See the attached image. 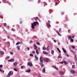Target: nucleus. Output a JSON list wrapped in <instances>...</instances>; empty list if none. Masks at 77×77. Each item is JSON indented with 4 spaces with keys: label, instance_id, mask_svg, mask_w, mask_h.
I'll list each match as a JSON object with an SVG mask.
<instances>
[{
    "label": "nucleus",
    "instance_id": "nucleus-1",
    "mask_svg": "<svg viewBox=\"0 0 77 77\" xmlns=\"http://www.w3.org/2000/svg\"><path fill=\"white\" fill-rule=\"evenodd\" d=\"M31 27L32 29H35V26H36L37 25L39 24V23L37 21H35L33 23H31Z\"/></svg>",
    "mask_w": 77,
    "mask_h": 77
},
{
    "label": "nucleus",
    "instance_id": "nucleus-2",
    "mask_svg": "<svg viewBox=\"0 0 77 77\" xmlns=\"http://www.w3.org/2000/svg\"><path fill=\"white\" fill-rule=\"evenodd\" d=\"M13 74V72L12 71H10L8 75H7V77H9L10 75H12Z\"/></svg>",
    "mask_w": 77,
    "mask_h": 77
},
{
    "label": "nucleus",
    "instance_id": "nucleus-3",
    "mask_svg": "<svg viewBox=\"0 0 77 77\" xmlns=\"http://www.w3.org/2000/svg\"><path fill=\"white\" fill-rule=\"evenodd\" d=\"M40 62L41 63H43L44 62V61H43V58L42 57H40Z\"/></svg>",
    "mask_w": 77,
    "mask_h": 77
},
{
    "label": "nucleus",
    "instance_id": "nucleus-4",
    "mask_svg": "<svg viewBox=\"0 0 77 77\" xmlns=\"http://www.w3.org/2000/svg\"><path fill=\"white\" fill-rule=\"evenodd\" d=\"M44 60L46 62H48L49 61V59L48 58H45L44 59Z\"/></svg>",
    "mask_w": 77,
    "mask_h": 77
},
{
    "label": "nucleus",
    "instance_id": "nucleus-5",
    "mask_svg": "<svg viewBox=\"0 0 77 77\" xmlns=\"http://www.w3.org/2000/svg\"><path fill=\"white\" fill-rule=\"evenodd\" d=\"M70 72L72 74H75V71L74 70H70Z\"/></svg>",
    "mask_w": 77,
    "mask_h": 77
},
{
    "label": "nucleus",
    "instance_id": "nucleus-6",
    "mask_svg": "<svg viewBox=\"0 0 77 77\" xmlns=\"http://www.w3.org/2000/svg\"><path fill=\"white\" fill-rule=\"evenodd\" d=\"M28 64L30 66H32V63H31V62L29 63V62L28 63Z\"/></svg>",
    "mask_w": 77,
    "mask_h": 77
},
{
    "label": "nucleus",
    "instance_id": "nucleus-7",
    "mask_svg": "<svg viewBox=\"0 0 77 77\" xmlns=\"http://www.w3.org/2000/svg\"><path fill=\"white\" fill-rule=\"evenodd\" d=\"M34 46L35 47V50H37V48H38V47L36 46V45L34 44Z\"/></svg>",
    "mask_w": 77,
    "mask_h": 77
},
{
    "label": "nucleus",
    "instance_id": "nucleus-8",
    "mask_svg": "<svg viewBox=\"0 0 77 77\" xmlns=\"http://www.w3.org/2000/svg\"><path fill=\"white\" fill-rule=\"evenodd\" d=\"M62 50H63V51L64 52V53H66V50H65V49H64L63 48H62Z\"/></svg>",
    "mask_w": 77,
    "mask_h": 77
},
{
    "label": "nucleus",
    "instance_id": "nucleus-9",
    "mask_svg": "<svg viewBox=\"0 0 77 77\" xmlns=\"http://www.w3.org/2000/svg\"><path fill=\"white\" fill-rule=\"evenodd\" d=\"M52 67L54 68V69H57V70H58V68L56 67V66H52Z\"/></svg>",
    "mask_w": 77,
    "mask_h": 77
},
{
    "label": "nucleus",
    "instance_id": "nucleus-10",
    "mask_svg": "<svg viewBox=\"0 0 77 77\" xmlns=\"http://www.w3.org/2000/svg\"><path fill=\"white\" fill-rule=\"evenodd\" d=\"M35 19V21H38V20H39V18H38V17H35L34 18Z\"/></svg>",
    "mask_w": 77,
    "mask_h": 77
},
{
    "label": "nucleus",
    "instance_id": "nucleus-11",
    "mask_svg": "<svg viewBox=\"0 0 77 77\" xmlns=\"http://www.w3.org/2000/svg\"><path fill=\"white\" fill-rule=\"evenodd\" d=\"M46 24H47V27H50L51 25L49 23H46Z\"/></svg>",
    "mask_w": 77,
    "mask_h": 77
},
{
    "label": "nucleus",
    "instance_id": "nucleus-12",
    "mask_svg": "<svg viewBox=\"0 0 77 77\" xmlns=\"http://www.w3.org/2000/svg\"><path fill=\"white\" fill-rule=\"evenodd\" d=\"M13 61H14V59H11L10 60H8V62H13Z\"/></svg>",
    "mask_w": 77,
    "mask_h": 77
},
{
    "label": "nucleus",
    "instance_id": "nucleus-13",
    "mask_svg": "<svg viewBox=\"0 0 77 77\" xmlns=\"http://www.w3.org/2000/svg\"><path fill=\"white\" fill-rule=\"evenodd\" d=\"M68 39H69V40H70V39H72V37H71L70 35H69V37L68 38Z\"/></svg>",
    "mask_w": 77,
    "mask_h": 77
},
{
    "label": "nucleus",
    "instance_id": "nucleus-14",
    "mask_svg": "<svg viewBox=\"0 0 77 77\" xmlns=\"http://www.w3.org/2000/svg\"><path fill=\"white\" fill-rule=\"evenodd\" d=\"M35 59H36L37 60H38V57H37V56H36V55H35Z\"/></svg>",
    "mask_w": 77,
    "mask_h": 77
},
{
    "label": "nucleus",
    "instance_id": "nucleus-15",
    "mask_svg": "<svg viewBox=\"0 0 77 77\" xmlns=\"http://www.w3.org/2000/svg\"><path fill=\"white\" fill-rule=\"evenodd\" d=\"M46 50L48 51H49V50H50V48H49V46H48L47 47V48H46Z\"/></svg>",
    "mask_w": 77,
    "mask_h": 77
},
{
    "label": "nucleus",
    "instance_id": "nucleus-16",
    "mask_svg": "<svg viewBox=\"0 0 77 77\" xmlns=\"http://www.w3.org/2000/svg\"><path fill=\"white\" fill-rule=\"evenodd\" d=\"M17 63H17V62H15L14 63L13 65H15V66H16V65H17Z\"/></svg>",
    "mask_w": 77,
    "mask_h": 77
},
{
    "label": "nucleus",
    "instance_id": "nucleus-17",
    "mask_svg": "<svg viewBox=\"0 0 77 77\" xmlns=\"http://www.w3.org/2000/svg\"><path fill=\"white\" fill-rule=\"evenodd\" d=\"M63 63L64 65H67V62L65 61H63Z\"/></svg>",
    "mask_w": 77,
    "mask_h": 77
},
{
    "label": "nucleus",
    "instance_id": "nucleus-18",
    "mask_svg": "<svg viewBox=\"0 0 77 77\" xmlns=\"http://www.w3.org/2000/svg\"><path fill=\"white\" fill-rule=\"evenodd\" d=\"M60 75H63V72H60Z\"/></svg>",
    "mask_w": 77,
    "mask_h": 77
},
{
    "label": "nucleus",
    "instance_id": "nucleus-19",
    "mask_svg": "<svg viewBox=\"0 0 77 77\" xmlns=\"http://www.w3.org/2000/svg\"><path fill=\"white\" fill-rule=\"evenodd\" d=\"M17 50H18V51H19V50H20V46H17Z\"/></svg>",
    "mask_w": 77,
    "mask_h": 77
},
{
    "label": "nucleus",
    "instance_id": "nucleus-20",
    "mask_svg": "<svg viewBox=\"0 0 77 77\" xmlns=\"http://www.w3.org/2000/svg\"><path fill=\"white\" fill-rule=\"evenodd\" d=\"M0 52L1 54H4V52H3V51H1Z\"/></svg>",
    "mask_w": 77,
    "mask_h": 77
},
{
    "label": "nucleus",
    "instance_id": "nucleus-21",
    "mask_svg": "<svg viewBox=\"0 0 77 77\" xmlns=\"http://www.w3.org/2000/svg\"><path fill=\"white\" fill-rule=\"evenodd\" d=\"M42 72H45V68H44L43 70H42Z\"/></svg>",
    "mask_w": 77,
    "mask_h": 77
},
{
    "label": "nucleus",
    "instance_id": "nucleus-22",
    "mask_svg": "<svg viewBox=\"0 0 77 77\" xmlns=\"http://www.w3.org/2000/svg\"><path fill=\"white\" fill-rule=\"evenodd\" d=\"M57 34H58V35H60V36H61V35H60L59 34V31L58 30L57 31Z\"/></svg>",
    "mask_w": 77,
    "mask_h": 77
},
{
    "label": "nucleus",
    "instance_id": "nucleus-23",
    "mask_svg": "<svg viewBox=\"0 0 77 77\" xmlns=\"http://www.w3.org/2000/svg\"><path fill=\"white\" fill-rule=\"evenodd\" d=\"M36 54H39V51H38V50H36Z\"/></svg>",
    "mask_w": 77,
    "mask_h": 77
},
{
    "label": "nucleus",
    "instance_id": "nucleus-24",
    "mask_svg": "<svg viewBox=\"0 0 77 77\" xmlns=\"http://www.w3.org/2000/svg\"><path fill=\"white\" fill-rule=\"evenodd\" d=\"M46 49V48L45 47H43L42 49L43 50H45Z\"/></svg>",
    "mask_w": 77,
    "mask_h": 77
},
{
    "label": "nucleus",
    "instance_id": "nucleus-25",
    "mask_svg": "<svg viewBox=\"0 0 77 77\" xmlns=\"http://www.w3.org/2000/svg\"><path fill=\"white\" fill-rule=\"evenodd\" d=\"M57 50L60 53H61V51L59 50V48H57Z\"/></svg>",
    "mask_w": 77,
    "mask_h": 77
},
{
    "label": "nucleus",
    "instance_id": "nucleus-26",
    "mask_svg": "<svg viewBox=\"0 0 77 77\" xmlns=\"http://www.w3.org/2000/svg\"><path fill=\"white\" fill-rule=\"evenodd\" d=\"M54 51H52L51 52V54H54Z\"/></svg>",
    "mask_w": 77,
    "mask_h": 77
},
{
    "label": "nucleus",
    "instance_id": "nucleus-27",
    "mask_svg": "<svg viewBox=\"0 0 77 77\" xmlns=\"http://www.w3.org/2000/svg\"><path fill=\"white\" fill-rule=\"evenodd\" d=\"M26 72H30V70L29 69L28 70H26Z\"/></svg>",
    "mask_w": 77,
    "mask_h": 77
},
{
    "label": "nucleus",
    "instance_id": "nucleus-28",
    "mask_svg": "<svg viewBox=\"0 0 77 77\" xmlns=\"http://www.w3.org/2000/svg\"><path fill=\"white\" fill-rule=\"evenodd\" d=\"M21 44V42H17V43H16V45H19V44Z\"/></svg>",
    "mask_w": 77,
    "mask_h": 77
},
{
    "label": "nucleus",
    "instance_id": "nucleus-29",
    "mask_svg": "<svg viewBox=\"0 0 77 77\" xmlns=\"http://www.w3.org/2000/svg\"><path fill=\"white\" fill-rule=\"evenodd\" d=\"M43 53L44 54H48V53L45 52H44V51H43Z\"/></svg>",
    "mask_w": 77,
    "mask_h": 77
},
{
    "label": "nucleus",
    "instance_id": "nucleus-30",
    "mask_svg": "<svg viewBox=\"0 0 77 77\" xmlns=\"http://www.w3.org/2000/svg\"><path fill=\"white\" fill-rule=\"evenodd\" d=\"M70 41H72V42H74V39H72V38H71L70 39Z\"/></svg>",
    "mask_w": 77,
    "mask_h": 77
},
{
    "label": "nucleus",
    "instance_id": "nucleus-31",
    "mask_svg": "<svg viewBox=\"0 0 77 77\" xmlns=\"http://www.w3.org/2000/svg\"><path fill=\"white\" fill-rule=\"evenodd\" d=\"M60 64H63V61L60 62Z\"/></svg>",
    "mask_w": 77,
    "mask_h": 77
},
{
    "label": "nucleus",
    "instance_id": "nucleus-32",
    "mask_svg": "<svg viewBox=\"0 0 77 77\" xmlns=\"http://www.w3.org/2000/svg\"><path fill=\"white\" fill-rule=\"evenodd\" d=\"M13 69L14 71H17V69L16 68H14Z\"/></svg>",
    "mask_w": 77,
    "mask_h": 77
},
{
    "label": "nucleus",
    "instance_id": "nucleus-33",
    "mask_svg": "<svg viewBox=\"0 0 77 77\" xmlns=\"http://www.w3.org/2000/svg\"><path fill=\"white\" fill-rule=\"evenodd\" d=\"M40 65L41 66H44V64H43L42 63H40Z\"/></svg>",
    "mask_w": 77,
    "mask_h": 77
},
{
    "label": "nucleus",
    "instance_id": "nucleus-34",
    "mask_svg": "<svg viewBox=\"0 0 77 77\" xmlns=\"http://www.w3.org/2000/svg\"><path fill=\"white\" fill-rule=\"evenodd\" d=\"M36 44H37V45H39V44H40V43H39V42H37L36 43Z\"/></svg>",
    "mask_w": 77,
    "mask_h": 77
},
{
    "label": "nucleus",
    "instance_id": "nucleus-35",
    "mask_svg": "<svg viewBox=\"0 0 77 77\" xmlns=\"http://www.w3.org/2000/svg\"><path fill=\"white\" fill-rule=\"evenodd\" d=\"M2 67H3V65H0V68H2Z\"/></svg>",
    "mask_w": 77,
    "mask_h": 77
},
{
    "label": "nucleus",
    "instance_id": "nucleus-36",
    "mask_svg": "<svg viewBox=\"0 0 77 77\" xmlns=\"http://www.w3.org/2000/svg\"><path fill=\"white\" fill-rule=\"evenodd\" d=\"M72 68H75V66L74 65H73L72 66Z\"/></svg>",
    "mask_w": 77,
    "mask_h": 77
},
{
    "label": "nucleus",
    "instance_id": "nucleus-37",
    "mask_svg": "<svg viewBox=\"0 0 77 77\" xmlns=\"http://www.w3.org/2000/svg\"><path fill=\"white\" fill-rule=\"evenodd\" d=\"M72 48H75V47L74 46H72Z\"/></svg>",
    "mask_w": 77,
    "mask_h": 77
},
{
    "label": "nucleus",
    "instance_id": "nucleus-38",
    "mask_svg": "<svg viewBox=\"0 0 77 77\" xmlns=\"http://www.w3.org/2000/svg\"><path fill=\"white\" fill-rule=\"evenodd\" d=\"M10 54H12V55H13V53L12 52H10Z\"/></svg>",
    "mask_w": 77,
    "mask_h": 77
},
{
    "label": "nucleus",
    "instance_id": "nucleus-39",
    "mask_svg": "<svg viewBox=\"0 0 77 77\" xmlns=\"http://www.w3.org/2000/svg\"><path fill=\"white\" fill-rule=\"evenodd\" d=\"M32 42H33V41H30L29 42V43H30V44H31V43H32Z\"/></svg>",
    "mask_w": 77,
    "mask_h": 77
},
{
    "label": "nucleus",
    "instance_id": "nucleus-40",
    "mask_svg": "<svg viewBox=\"0 0 77 77\" xmlns=\"http://www.w3.org/2000/svg\"><path fill=\"white\" fill-rule=\"evenodd\" d=\"M27 49L29 51V50H30V48H29L28 47V48H27Z\"/></svg>",
    "mask_w": 77,
    "mask_h": 77
},
{
    "label": "nucleus",
    "instance_id": "nucleus-41",
    "mask_svg": "<svg viewBox=\"0 0 77 77\" xmlns=\"http://www.w3.org/2000/svg\"><path fill=\"white\" fill-rule=\"evenodd\" d=\"M66 55L67 57H69V55H68V54H66Z\"/></svg>",
    "mask_w": 77,
    "mask_h": 77
},
{
    "label": "nucleus",
    "instance_id": "nucleus-42",
    "mask_svg": "<svg viewBox=\"0 0 77 77\" xmlns=\"http://www.w3.org/2000/svg\"><path fill=\"white\" fill-rule=\"evenodd\" d=\"M8 38L9 39H10V38H11V37L9 36H8Z\"/></svg>",
    "mask_w": 77,
    "mask_h": 77
},
{
    "label": "nucleus",
    "instance_id": "nucleus-43",
    "mask_svg": "<svg viewBox=\"0 0 77 77\" xmlns=\"http://www.w3.org/2000/svg\"><path fill=\"white\" fill-rule=\"evenodd\" d=\"M30 56H33V55L32 54H30Z\"/></svg>",
    "mask_w": 77,
    "mask_h": 77
},
{
    "label": "nucleus",
    "instance_id": "nucleus-44",
    "mask_svg": "<svg viewBox=\"0 0 77 77\" xmlns=\"http://www.w3.org/2000/svg\"><path fill=\"white\" fill-rule=\"evenodd\" d=\"M12 29L13 31H15V29H14L13 28H12Z\"/></svg>",
    "mask_w": 77,
    "mask_h": 77
},
{
    "label": "nucleus",
    "instance_id": "nucleus-45",
    "mask_svg": "<svg viewBox=\"0 0 77 77\" xmlns=\"http://www.w3.org/2000/svg\"><path fill=\"white\" fill-rule=\"evenodd\" d=\"M7 25L6 24V23H4V26H6Z\"/></svg>",
    "mask_w": 77,
    "mask_h": 77
},
{
    "label": "nucleus",
    "instance_id": "nucleus-46",
    "mask_svg": "<svg viewBox=\"0 0 77 77\" xmlns=\"http://www.w3.org/2000/svg\"><path fill=\"white\" fill-rule=\"evenodd\" d=\"M59 32L61 31V28H60L59 30Z\"/></svg>",
    "mask_w": 77,
    "mask_h": 77
},
{
    "label": "nucleus",
    "instance_id": "nucleus-47",
    "mask_svg": "<svg viewBox=\"0 0 77 77\" xmlns=\"http://www.w3.org/2000/svg\"><path fill=\"white\" fill-rule=\"evenodd\" d=\"M32 53H33V54H35V52L34 51H33Z\"/></svg>",
    "mask_w": 77,
    "mask_h": 77
},
{
    "label": "nucleus",
    "instance_id": "nucleus-48",
    "mask_svg": "<svg viewBox=\"0 0 77 77\" xmlns=\"http://www.w3.org/2000/svg\"><path fill=\"white\" fill-rule=\"evenodd\" d=\"M8 4L9 5H11V3H8Z\"/></svg>",
    "mask_w": 77,
    "mask_h": 77
},
{
    "label": "nucleus",
    "instance_id": "nucleus-49",
    "mask_svg": "<svg viewBox=\"0 0 77 77\" xmlns=\"http://www.w3.org/2000/svg\"><path fill=\"white\" fill-rule=\"evenodd\" d=\"M58 45H60V42H58Z\"/></svg>",
    "mask_w": 77,
    "mask_h": 77
},
{
    "label": "nucleus",
    "instance_id": "nucleus-50",
    "mask_svg": "<svg viewBox=\"0 0 77 77\" xmlns=\"http://www.w3.org/2000/svg\"><path fill=\"white\" fill-rule=\"evenodd\" d=\"M21 69H23V66H21Z\"/></svg>",
    "mask_w": 77,
    "mask_h": 77
},
{
    "label": "nucleus",
    "instance_id": "nucleus-51",
    "mask_svg": "<svg viewBox=\"0 0 77 77\" xmlns=\"http://www.w3.org/2000/svg\"><path fill=\"white\" fill-rule=\"evenodd\" d=\"M54 42H55V43L56 42V40H54Z\"/></svg>",
    "mask_w": 77,
    "mask_h": 77
},
{
    "label": "nucleus",
    "instance_id": "nucleus-52",
    "mask_svg": "<svg viewBox=\"0 0 77 77\" xmlns=\"http://www.w3.org/2000/svg\"><path fill=\"white\" fill-rule=\"evenodd\" d=\"M56 4H55V5L56 6V5H57V2H56Z\"/></svg>",
    "mask_w": 77,
    "mask_h": 77
},
{
    "label": "nucleus",
    "instance_id": "nucleus-53",
    "mask_svg": "<svg viewBox=\"0 0 77 77\" xmlns=\"http://www.w3.org/2000/svg\"><path fill=\"white\" fill-rule=\"evenodd\" d=\"M2 70H1V69H0V71H1V72H2Z\"/></svg>",
    "mask_w": 77,
    "mask_h": 77
},
{
    "label": "nucleus",
    "instance_id": "nucleus-54",
    "mask_svg": "<svg viewBox=\"0 0 77 77\" xmlns=\"http://www.w3.org/2000/svg\"><path fill=\"white\" fill-rule=\"evenodd\" d=\"M9 57H7L6 58V59H9Z\"/></svg>",
    "mask_w": 77,
    "mask_h": 77
},
{
    "label": "nucleus",
    "instance_id": "nucleus-55",
    "mask_svg": "<svg viewBox=\"0 0 77 77\" xmlns=\"http://www.w3.org/2000/svg\"><path fill=\"white\" fill-rule=\"evenodd\" d=\"M20 24H21L22 23V21H20Z\"/></svg>",
    "mask_w": 77,
    "mask_h": 77
},
{
    "label": "nucleus",
    "instance_id": "nucleus-56",
    "mask_svg": "<svg viewBox=\"0 0 77 77\" xmlns=\"http://www.w3.org/2000/svg\"><path fill=\"white\" fill-rule=\"evenodd\" d=\"M72 38H74V36L73 35L72 37Z\"/></svg>",
    "mask_w": 77,
    "mask_h": 77
},
{
    "label": "nucleus",
    "instance_id": "nucleus-57",
    "mask_svg": "<svg viewBox=\"0 0 77 77\" xmlns=\"http://www.w3.org/2000/svg\"><path fill=\"white\" fill-rule=\"evenodd\" d=\"M7 3H9V1H7Z\"/></svg>",
    "mask_w": 77,
    "mask_h": 77
},
{
    "label": "nucleus",
    "instance_id": "nucleus-58",
    "mask_svg": "<svg viewBox=\"0 0 77 77\" xmlns=\"http://www.w3.org/2000/svg\"><path fill=\"white\" fill-rule=\"evenodd\" d=\"M70 51H71V52H72V53H73V51L71 50H70Z\"/></svg>",
    "mask_w": 77,
    "mask_h": 77
},
{
    "label": "nucleus",
    "instance_id": "nucleus-59",
    "mask_svg": "<svg viewBox=\"0 0 77 77\" xmlns=\"http://www.w3.org/2000/svg\"><path fill=\"white\" fill-rule=\"evenodd\" d=\"M60 57V59H62V57Z\"/></svg>",
    "mask_w": 77,
    "mask_h": 77
},
{
    "label": "nucleus",
    "instance_id": "nucleus-60",
    "mask_svg": "<svg viewBox=\"0 0 77 77\" xmlns=\"http://www.w3.org/2000/svg\"><path fill=\"white\" fill-rule=\"evenodd\" d=\"M60 77H65V76H61Z\"/></svg>",
    "mask_w": 77,
    "mask_h": 77
},
{
    "label": "nucleus",
    "instance_id": "nucleus-61",
    "mask_svg": "<svg viewBox=\"0 0 77 77\" xmlns=\"http://www.w3.org/2000/svg\"><path fill=\"white\" fill-rule=\"evenodd\" d=\"M38 77H41V76L40 75H39Z\"/></svg>",
    "mask_w": 77,
    "mask_h": 77
},
{
    "label": "nucleus",
    "instance_id": "nucleus-62",
    "mask_svg": "<svg viewBox=\"0 0 77 77\" xmlns=\"http://www.w3.org/2000/svg\"><path fill=\"white\" fill-rule=\"evenodd\" d=\"M57 24H59V22H57Z\"/></svg>",
    "mask_w": 77,
    "mask_h": 77
},
{
    "label": "nucleus",
    "instance_id": "nucleus-63",
    "mask_svg": "<svg viewBox=\"0 0 77 77\" xmlns=\"http://www.w3.org/2000/svg\"><path fill=\"white\" fill-rule=\"evenodd\" d=\"M60 56H58V58L59 59V58H60Z\"/></svg>",
    "mask_w": 77,
    "mask_h": 77
},
{
    "label": "nucleus",
    "instance_id": "nucleus-64",
    "mask_svg": "<svg viewBox=\"0 0 77 77\" xmlns=\"http://www.w3.org/2000/svg\"><path fill=\"white\" fill-rule=\"evenodd\" d=\"M3 72H5V71H4V70H3Z\"/></svg>",
    "mask_w": 77,
    "mask_h": 77
}]
</instances>
